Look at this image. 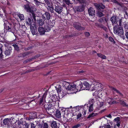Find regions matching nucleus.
Here are the masks:
<instances>
[{
  "label": "nucleus",
  "instance_id": "1",
  "mask_svg": "<svg viewBox=\"0 0 128 128\" xmlns=\"http://www.w3.org/2000/svg\"><path fill=\"white\" fill-rule=\"evenodd\" d=\"M54 10L58 14H60L62 12L64 14L67 13V11L66 8L62 7L58 2L54 3Z\"/></svg>",
  "mask_w": 128,
  "mask_h": 128
},
{
  "label": "nucleus",
  "instance_id": "2",
  "mask_svg": "<svg viewBox=\"0 0 128 128\" xmlns=\"http://www.w3.org/2000/svg\"><path fill=\"white\" fill-rule=\"evenodd\" d=\"M114 33L117 34L124 40L125 39V38L124 36V30L122 27L120 26L117 28L114 27Z\"/></svg>",
  "mask_w": 128,
  "mask_h": 128
},
{
  "label": "nucleus",
  "instance_id": "3",
  "mask_svg": "<svg viewBox=\"0 0 128 128\" xmlns=\"http://www.w3.org/2000/svg\"><path fill=\"white\" fill-rule=\"evenodd\" d=\"M44 108H46V111L48 114L51 115L54 112V107L52 104H49L46 108L45 106H44Z\"/></svg>",
  "mask_w": 128,
  "mask_h": 128
},
{
  "label": "nucleus",
  "instance_id": "4",
  "mask_svg": "<svg viewBox=\"0 0 128 128\" xmlns=\"http://www.w3.org/2000/svg\"><path fill=\"white\" fill-rule=\"evenodd\" d=\"M73 27L76 30H82L85 29L84 27L81 26V24L78 22H74L73 24Z\"/></svg>",
  "mask_w": 128,
  "mask_h": 128
},
{
  "label": "nucleus",
  "instance_id": "5",
  "mask_svg": "<svg viewBox=\"0 0 128 128\" xmlns=\"http://www.w3.org/2000/svg\"><path fill=\"white\" fill-rule=\"evenodd\" d=\"M11 119L10 118H5L3 120V124L7 127H9L12 124Z\"/></svg>",
  "mask_w": 128,
  "mask_h": 128
},
{
  "label": "nucleus",
  "instance_id": "6",
  "mask_svg": "<svg viewBox=\"0 0 128 128\" xmlns=\"http://www.w3.org/2000/svg\"><path fill=\"white\" fill-rule=\"evenodd\" d=\"M103 88V85L99 83L96 82L94 84V86H93V89L92 90H96V91L101 90Z\"/></svg>",
  "mask_w": 128,
  "mask_h": 128
},
{
  "label": "nucleus",
  "instance_id": "7",
  "mask_svg": "<svg viewBox=\"0 0 128 128\" xmlns=\"http://www.w3.org/2000/svg\"><path fill=\"white\" fill-rule=\"evenodd\" d=\"M36 25L32 24L30 26V29L31 32L33 35H36L38 34Z\"/></svg>",
  "mask_w": 128,
  "mask_h": 128
},
{
  "label": "nucleus",
  "instance_id": "8",
  "mask_svg": "<svg viewBox=\"0 0 128 128\" xmlns=\"http://www.w3.org/2000/svg\"><path fill=\"white\" fill-rule=\"evenodd\" d=\"M76 84H72L69 85L67 88H66V89L68 90L73 91V92H75L77 91L76 90Z\"/></svg>",
  "mask_w": 128,
  "mask_h": 128
},
{
  "label": "nucleus",
  "instance_id": "9",
  "mask_svg": "<svg viewBox=\"0 0 128 128\" xmlns=\"http://www.w3.org/2000/svg\"><path fill=\"white\" fill-rule=\"evenodd\" d=\"M76 84V90L78 91H80L81 90H84V88H82V83L80 81H78L77 82Z\"/></svg>",
  "mask_w": 128,
  "mask_h": 128
},
{
  "label": "nucleus",
  "instance_id": "10",
  "mask_svg": "<svg viewBox=\"0 0 128 128\" xmlns=\"http://www.w3.org/2000/svg\"><path fill=\"white\" fill-rule=\"evenodd\" d=\"M24 9L28 12L31 13L33 11V10L30 7L29 4H27L24 5Z\"/></svg>",
  "mask_w": 128,
  "mask_h": 128
},
{
  "label": "nucleus",
  "instance_id": "11",
  "mask_svg": "<svg viewBox=\"0 0 128 128\" xmlns=\"http://www.w3.org/2000/svg\"><path fill=\"white\" fill-rule=\"evenodd\" d=\"M50 17V13L48 12H46L42 15V18L43 19L49 20Z\"/></svg>",
  "mask_w": 128,
  "mask_h": 128
},
{
  "label": "nucleus",
  "instance_id": "12",
  "mask_svg": "<svg viewBox=\"0 0 128 128\" xmlns=\"http://www.w3.org/2000/svg\"><path fill=\"white\" fill-rule=\"evenodd\" d=\"M110 20L112 24H116L118 22V17L116 15H114L112 16L111 17Z\"/></svg>",
  "mask_w": 128,
  "mask_h": 128
},
{
  "label": "nucleus",
  "instance_id": "13",
  "mask_svg": "<svg viewBox=\"0 0 128 128\" xmlns=\"http://www.w3.org/2000/svg\"><path fill=\"white\" fill-rule=\"evenodd\" d=\"M46 24L44 26L45 30L46 32H48L51 30L52 26H51L49 24V20L46 21Z\"/></svg>",
  "mask_w": 128,
  "mask_h": 128
},
{
  "label": "nucleus",
  "instance_id": "14",
  "mask_svg": "<svg viewBox=\"0 0 128 128\" xmlns=\"http://www.w3.org/2000/svg\"><path fill=\"white\" fill-rule=\"evenodd\" d=\"M88 11L90 15L93 16L95 15V10L94 8L91 7L88 9Z\"/></svg>",
  "mask_w": 128,
  "mask_h": 128
},
{
  "label": "nucleus",
  "instance_id": "15",
  "mask_svg": "<svg viewBox=\"0 0 128 128\" xmlns=\"http://www.w3.org/2000/svg\"><path fill=\"white\" fill-rule=\"evenodd\" d=\"M38 32L40 35H42L44 34L45 30L44 28L42 27H40L38 28Z\"/></svg>",
  "mask_w": 128,
  "mask_h": 128
},
{
  "label": "nucleus",
  "instance_id": "16",
  "mask_svg": "<svg viewBox=\"0 0 128 128\" xmlns=\"http://www.w3.org/2000/svg\"><path fill=\"white\" fill-rule=\"evenodd\" d=\"M60 83L62 84L63 86H65L66 89L69 85V83L63 80H62L60 82Z\"/></svg>",
  "mask_w": 128,
  "mask_h": 128
},
{
  "label": "nucleus",
  "instance_id": "17",
  "mask_svg": "<svg viewBox=\"0 0 128 128\" xmlns=\"http://www.w3.org/2000/svg\"><path fill=\"white\" fill-rule=\"evenodd\" d=\"M75 12H82L84 10L82 6H78L76 7L74 10Z\"/></svg>",
  "mask_w": 128,
  "mask_h": 128
},
{
  "label": "nucleus",
  "instance_id": "18",
  "mask_svg": "<svg viewBox=\"0 0 128 128\" xmlns=\"http://www.w3.org/2000/svg\"><path fill=\"white\" fill-rule=\"evenodd\" d=\"M40 18H39L38 20H37L38 24L40 26H42L44 24V20Z\"/></svg>",
  "mask_w": 128,
  "mask_h": 128
},
{
  "label": "nucleus",
  "instance_id": "19",
  "mask_svg": "<svg viewBox=\"0 0 128 128\" xmlns=\"http://www.w3.org/2000/svg\"><path fill=\"white\" fill-rule=\"evenodd\" d=\"M50 126L52 128H57L58 127L57 122L55 121L51 122Z\"/></svg>",
  "mask_w": 128,
  "mask_h": 128
},
{
  "label": "nucleus",
  "instance_id": "20",
  "mask_svg": "<svg viewBox=\"0 0 128 128\" xmlns=\"http://www.w3.org/2000/svg\"><path fill=\"white\" fill-rule=\"evenodd\" d=\"M67 5L72 4L74 2L75 0H63Z\"/></svg>",
  "mask_w": 128,
  "mask_h": 128
},
{
  "label": "nucleus",
  "instance_id": "21",
  "mask_svg": "<svg viewBox=\"0 0 128 128\" xmlns=\"http://www.w3.org/2000/svg\"><path fill=\"white\" fill-rule=\"evenodd\" d=\"M90 84L87 82H85L82 85V88H84V90H88L89 88Z\"/></svg>",
  "mask_w": 128,
  "mask_h": 128
},
{
  "label": "nucleus",
  "instance_id": "22",
  "mask_svg": "<svg viewBox=\"0 0 128 128\" xmlns=\"http://www.w3.org/2000/svg\"><path fill=\"white\" fill-rule=\"evenodd\" d=\"M48 10L50 11L52 13H54V9L53 7L51 5L48 6L47 7Z\"/></svg>",
  "mask_w": 128,
  "mask_h": 128
},
{
  "label": "nucleus",
  "instance_id": "23",
  "mask_svg": "<svg viewBox=\"0 0 128 128\" xmlns=\"http://www.w3.org/2000/svg\"><path fill=\"white\" fill-rule=\"evenodd\" d=\"M47 93V91H46L42 97L40 98V102H39V104L41 105L43 102L44 98H45L46 95Z\"/></svg>",
  "mask_w": 128,
  "mask_h": 128
},
{
  "label": "nucleus",
  "instance_id": "24",
  "mask_svg": "<svg viewBox=\"0 0 128 128\" xmlns=\"http://www.w3.org/2000/svg\"><path fill=\"white\" fill-rule=\"evenodd\" d=\"M98 22L101 23H105V22H107V20L104 17H102L99 19Z\"/></svg>",
  "mask_w": 128,
  "mask_h": 128
},
{
  "label": "nucleus",
  "instance_id": "25",
  "mask_svg": "<svg viewBox=\"0 0 128 128\" xmlns=\"http://www.w3.org/2000/svg\"><path fill=\"white\" fill-rule=\"evenodd\" d=\"M55 116L57 118H59L61 117V114L60 111L58 110H57L56 112Z\"/></svg>",
  "mask_w": 128,
  "mask_h": 128
},
{
  "label": "nucleus",
  "instance_id": "26",
  "mask_svg": "<svg viewBox=\"0 0 128 128\" xmlns=\"http://www.w3.org/2000/svg\"><path fill=\"white\" fill-rule=\"evenodd\" d=\"M26 22L27 25L30 26H31V25H32V20L30 18H28L26 19Z\"/></svg>",
  "mask_w": 128,
  "mask_h": 128
},
{
  "label": "nucleus",
  "instance_id": "27",
  "mask_svg": "<svg viewBox=\"0 0 128 128\" xmlns=\"http://www.w3.org/2000/svg\"><path fill=\"white\" fill-rule=\"evenodd\" d=\"M12 121V124L16 122L17 120L18 116L16 114L14 116L12 117L11 118Z\"/></svg>",
  "mask_w": 128,
  "mask_h": 128
},
{
  "label": "nucleus",
  "instance_id": "28",
  "mask_svg": "<svg viewBox=\"0 0 128 128\" xmlns=\"http://www.w3.org/2000/svg\"><path fill=\"white\" fill-rule=\"evenodd\" d=\"M12 49L10 48L6 50L5 51V54L6 56L9 55L12 52Z\"/></svg>",
  "mask_w": 128,
  "mask_h": 128
},
{
  "label": "nucleus",
  "instance_id": "29",
  "mask_svg": "<svg viewBox=\"0 0 128 128\" xmlns=\"http://www.w3.org/2000/svg\"><path fill=\"white\" fill-rule=\"evenodd\" d=\"M55 88L58 92H60L61 91L62 89L61 86L60 85L58 84L57 85L55 86Z\"/></svg>",
  "mask_w": 128,
  "mask_h": 128
},
{
  "label": "nucleus",
  "instance_id": "30",
  "mask_svg": "<svg viewBox=\"0 0 128 128\" xmlns=\"http://www.w3.org/2000/svg\"><path fill=\"white\" fill-rule=\"evenodd\" d=\"M55 20H53L52 21L50 20V22L49 20V24L51 26H52V28L54 26L55 24Z\"/></svg>",
  "mask_w": 128,
  "mask_h": 128
},
{
  "label": "nucleus",
  "instance_id": "31",
  "mask_svg": "<svg viewBox=\"0 0 128 128\" xmlns=\"http://www.w3.org/2000/svg\"><path fill=\"white\" fill-rule=\"evenodd\" d=\"M98 56L102 59H105L106 58V56L102 54L98 53L97 54Z\"/></svg>",
  "mask_w": 128,
  "mask_h": 128
},
{
  "label": "nucleus",
  "instance_id": "32",
  "mask_svg": "<svg viewBox=\"0 0 128 128\" xmlns=\"http://www.w3.org/2000/svg\"><path fill=\"white\" fill-rule=\"evenodd\" d=\"M93 105V104H91L89 106L88 111L90 112H91L94 110Z\"/></svg>",
  "mask_w": 128,
  "mask_h": 128
},
{
  "label": "nucleus",
  "instance_id": "33",
  "mask_svg": "<svg viewBox=\"0 0 128 128\" xmlns=\"http://www.w3.org/2000/svg\"><path fill=\"white\" fill-rule=\"evenodd\" d=\"M109 87L110 88L112 89V90L116 92L117 93L120 94L122 96V94L120 93L119 91L117 90L116 89L111 86H109Z\"/></svg>",
  "mask_w": 128,
  "mask_h": 128
},
{
  "label": "nucleus",
  "instance_id": "34",
  "mask_svg": "<svg viewBox=\"0 0 128 128\" xmlns=\"http://www.w3.org/2000/svg\"><path fill=\"white\" fill-rule=\"evenodd\" d=\"M96 25L99 27L102 28L104 30H106V27L105 26H104L102 24H97Z\"/></svg>",
  "mask_w": 128,
  "mask_h": 128
},
{
  "label": "nucleus",
  "instance_id": "35",
  "mask_svg": "<svg viewBox=\"0 0 128 128\" xmlns=\"http://www.w3.org/2000/svg\"><path fill=\"white\" fill-rule=\"evenodd\" d=\"M97 15L98 16L100 17L102 16H104V14H103V13L99 11H98L97 13Z\"/></svg>",
  "mask_w": 128,
  "mask_h": 128
},
{
  "label": "nucleus",
  "instance_id": "36",
  "mask_svg": "<svg viewBox=\"0 0 128 128\" xmlns=\"http://www.w3.org/2000/svg\"><path fill=\"white\" fill-rule=\"evenodd\" d=\"M17 126L16 128H22L23 125L22 123L21 122H17Z\"/></svg>",
  "mask_w": 128,
  "mask_h": 128
},
{
  "label": "nucleus",
  "instance_id": "37",
  "mask_svg": "<svg viewBox=\"0 0 128 128\" xmlns=\"http://www.w3.org/2000/svg\"><path fill=\"white\" fill-rule=\"evenodd\" d=\"M32 15V16L33 18V19H32V20H34V21L35 22H36V16L35 14L34 13V12H32L31 13Z\"/></svg>",
  "mask_w": 128,
  "mask_h": 128
},
{
  "label": "nucleus",
  "instance_id": "38",
  "mask_svg": "<svg viewBox=\"0 0 128 128\" xmlns=\"http://www.w3.org/2000/svg\"><path fill=\"white\" fill-rule=\"evenodd\" d=\"M96 114H95L94 113H92L91 114H90L87 117L88 118H92L94 116H96Z\"/></svg>",
  "mask_w": 128,
  "mask_h": 128
},
{
  "label": "nucleus",
  "instance_id": "39",
  "mask_svg": "<svg viewBox=\"0 0 128 128\" xmlns=\"http://www.w3.org/2000/svg\"><path fill=\"white\" fill-rule=\"evenodd\" d=\"M124 19L123 18H121L118 21L119 26L122 27V22L123 20Z\"/></svg>",
  "mask_w": 128,
  "mask_h": 128
},
{
  "label": "nucleus",
  "instance_id": "40",
  "mask_svg": "<svg viewBox=\"0 0 128 128\" xmlns=\"http://www.w3.org/2000/svg\"><path fill=\"white\" fill-rule=\"evenodd\" d=\"M18 17L21 20H24V16L23 14H19L18 15Z\"/></svg>",
  "mask_w": 128,
  "mask_h": 128
},
{
  "label": "nucleus",
  "instance_id": "41",
  "mask_svg": "<svg viewBox=\"0 0 128 128\" xmlns=\"http://www.w3.org/2000/svg\"><path fill=\"white\" fill-rule=\"evenodd\" d=\"M13 46L14 47L15 50L17 51H18L19 50V47L16 44H14L13 45Z\"/></svg>",
  "mask_w": 128,
  "mask_h": 128
},
{
  "label": "nucleus",
  "instance_id": "42",
  "mask_svg": "<svg viewBox=\"0 0 128 128\" xmlns=\"http://www.w3.org/2000/svg\"><path fill=\"white\" fill-rule=\"evenodd\" d=\"M82 124H78L75 125L72 127V128H78L81 126Z\"/></svg>",
  "mask_w": 128,
  "mask_h": 128
},
{
  "label": "nucleus",
  "instance_id": "43",
  "mask_svg": "<svg viewBox=\"0 0 128 128\" xmlns=\"http://www.w3.org/2000/svg\"><path fill=\"white\" fill-rule=\"evenodd\" d=\"M120 117H118L114 119L115 122L116 123L120 122Z\"/></svg>",
  "mask_w": 128,
  "mask_h": 128
},
{
  "label": "nucleus",
  "instance_id": "44",
  "mask_svg": "<svg viewBox=\"0 0 128 128\" xmlns=\"http://www.w3.org/2000/svg\"><path fill=\"white\" fill-rule=\"evenodd\" d=\"M80 3L86 4V0H76Z\"/></svg>",
  "mask_w": 128,
  "mask_h": 128
},
{
  "label": "nucleus",
  "instance_id": "45",
  "mask_svg": "<svg viewBox=\"0 0 128 128\" xmlns=\"http://www.w3.org/2000/svg\"><path fill=\"white\" fill-rule=\"evenodd\" d=\"M48 124L46 123H45L44 124L43 127H42L41 128H48Z\"/></svg>",
  "mask_w": 128,
  "mask_h": 128
},
{
  "label": "nucleus",
  "instance_id": "46",
  "mask_svg": "<svg viewBox=\"0 0 128 128\" xmlns=\"http://www.w3.org/2000/svg\"><path fill=\"white\" fill-rule=\"evenodd\" d=\"M34 1L36 5V6H39L40 4V3H41L40 2L38 1L37 0H34Z\"/></svg>",
  "mask_w": 128,
  "mask_h": 128
},
{
  "label": "nucleus",
  "instance_id": "47",
  "mask_svg": "<svg viewBox=\"0 0 128 128\" xmlns=\"http://www.w3.org/2000/svg\"><path fill=\"white\" fill-rule=\"evenodd\" d=\"M29 54V53L28 52H25L23 54H21L22 56L24 58L26 56H28Z\"/></svg>",
  "mask_w": 128,
  "mask_h": 128
},
{
  "label": "nucleus",
  "instance_id": "48",
  "mask_svg": "<svg viewBox=\"0 0 128 128\" xmlns=\"http://www.w3.org/2000/svg\"><path fill=\"white\" fill-rule=\"evenodd\" d=\"M109 40L111 42H113L114 43H115V42L114 41L113 38L112 37H110L108 38Z\"/></svg>",
  "mask_w": 128,
  "mask_h": 128
},
{
  "label": "nucleus",
  "instance_id": "49",
  "mask_svg": "<svg viewBox=\"0 0 128 128\" xmlns=\"http://www.w3.org/2000/svg\"><path fill=\"white\" fill-rule=\"evenodd\" d=\"M105 8V6L104 5H103L102 4H99V8H101L102 9H104Z\"/></svg>",
  "mask_w": 128,
  "mask_h": 128
},
{
  "label": "nucleus",
  "instance_id": "50",
  "mask_svg": "<svg viewBox=\"0 0 128 128\" xmlns=\"http://www.w3.org/2000/svg\"><path fill=\"white\" fill-rule=\"evenodd\" d=\"M94 100L93 99H91L90 100L89 102V103L90 104H93L94 105Z\"/></svg>",
  "mask_w": 128,
  "mask_h": 128
},
{
  "label": "nucleus",
  "instance_id": "51",
  "mask_svg": "<svg viewBox=\"0 0 128 128\" xmlns=\"http://www.w3.org/2000/svg\"><path fill=\"white\" fill-rule=\"evenodd\" d=\"M12 124V126L14 128H16V127L17 126V122H15L13 123Z\"/></svg>",
  "mask_w": 128,
  "mask_h": 128
},
{
  "label": "nucleus",
  "instance_id": "52",
  "mask_svg": "<svg viewBox=\"0 0 128 128\" xmlns=\"http://www.w3.org/2000/svg\"><path fill=\"white\" fill-rule=\"evenodd\" d=\"M112 2L114 3L117 4H118L119 6H121L120 4L116 0H113Z\"/></svg>",
  "mask_w": 128,
  "mask_h": 128
},
{
  "label": "nucleus",
  "instance_id": "53",
  "mask_svg": "<svg viewBox=\"0 0 128 128\" xmlns=\"http://www.w3.org/2000/svg\"><path fill=\"white\" fill-rule=\"evenodd\" d=\"M94 5L96 7V8L98 10H99L100 8H99V5L97 3H95Z\"/></svg>",
  "mask_w": 128,
  "mask_h": 128
},
{
  "label": "nucleus",
  "instance_id": "54",
  "mask_svg": "<svg viewBox=\"0 0 128 128\" xmlns=\"http://www.w3.org/2000/svg\"><path fill=\"white\" fill-rule=\"evenodd\" d=\"M51 99L52 100V101L54 102L56 101V99L55 98L54 96V95H52Z\"/></svg>",
  "mask_w": 128,
  "mask_h": 128
},
{
  "label": "nucleus",
  "instance_id": "55",
  "mask_svg": "<svg viewBox=\"0 0 128 128\" xmlns=\"http://www.w3.org/2000/svg\"><path fill=\"white\" fill-rule=\"evenodd\" d=\"M45 3L48 6L50 5V2L48 0H44Z\"/></svg>",
  "mask_w": 128,
  "mask_h": 128
},
{
  "label": "nucleus",
  "instance_id": "56",
  "mask_svg": "<svg viewBox=\"0 0 128 128\" xmlns=\"http://www.w3.org/2000/svg\"><path fill=\"white\" fill-rule=\"evenodd\" d=\"M36 126V124H34V123L31 124V128H35Z\"/></svg>",
  "mask_w": 128,
  "mask_h": 128
},
{
  "label": "nucleus",
  "instance_id": "57",
  "mask_svg": "<svg viewBox=\"0 0 128 128\" xmlns=\"http://www.w3.org/2000/svg\"><path fill=\"white\" fill-rule=\"evenodd\" d=\"M82 116V114L81 113H78L77 115L76 119H78Z\"/></svg>",
  "mask_w": 128,
  "mask_h": 128
},
{
  "label": "nucleus",
  "instance_id": "58",
  "mask_svg": "<svg viewBox=\"0 0 128 128\" xmlns=\"http://www.w3.org/2000/svg\"><path fill=\"white\" fill-rule=\"evenodd\" d=\"M112 126L110 125H105L104 126V128H111Z\"/></svg>",
  "mask_w": 128,
  "mask_h": 128
},
{
  "label": "nucleus",
  "instance_id": "59",
  "mask_svg": "<svg viewBox=\"0 0 128 128\" xmlns=\"http://www.w3.org/2000/svg\"><path fill=\"white\" fill-rule=\"evenodd\" d=\"M6 29L8 30H9V31H10L11 30V28L9 26H6Z\"/></svg>",
  "mask_w": 128,
  "mask_h": 128
},
{
  "label": "nucleus",
  "instance_id": "60",
  "mask_svg": "<svg viewBox=\"0 0 128 128\" xmlns=\"http://www.w3.org/2000/svg\"><path fill=\"white\" fill-rule=\"evenodd\" d=\"M125 102L124 101H120V104L123 106H124V104Z\"/></svg>",
  "mask_w": 128,
  "mask_h": 128
},
{
  "label": "nucleus",
  "instance_id": "61",
  "mask_svg": "<svg viewBox=\"0 0 128 128\" xmlns=\"http://www.w3.org/2000/svg\"><path fill=\"white\" fill-rule=\"evenodd\" d=\"M85 34L86 36H90V34L88 32H86L85 33Z\"/></svg>",
  "mask_w": 128,
  "mask_h": 128
},
{
  "label": "nucleus",
  "instance_id": "62",
  "mask_svg": "<svg viewBox=\"0 0 128 128\" xmlns=\"http://www.w3.org/2000/svg\"><path fill=\"white\" fill-rule=\"evenodd\" d=\"M19 99H18L16 98H13V101L14 102H18L19 101Z\"/></svg>",
  "mask_w": 128,
  "mask_h": 128
},
{
  "label": "nucleus",
  "instance_id": "63",
  "mask_svg": "<svg viewBox=\"0 0 128 128\" xmlns=\"http://www.w3.org/2000/svg\"><path fill=\"white\" fill-rule=\"evenodd\" d=\"M124 27L126 29H128V26L126 24H124Z\"/></svg>",
  "mask_w": 128,
  "mask_h": 128
},
{
  "label": "nucleus",
  "instance_id": "64",
  "mask_svg": "<svg viewBox=\"0 0 128 128\" xmlns=\"http://www.w3.org/2000/svg\"><path fill=\"white\" fill-rule=\"evenodd\" d=\"M36 58V57L35 56L34 57L30 59H28V62H30L32 61V60L35 59Z\"/></svg>",
  "mask_w": 128,
  "mask_h": 128
}]
</instances>
